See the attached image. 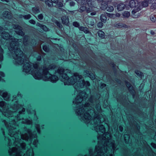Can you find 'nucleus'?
<instances>
[{"mask_svg": "<svg viewBox=\"0 0 156 156\" xmlns=\"http://www.w3.org/2000/svg\"><path fill=\"white\" fill-rule=\"evenodd\" d=\"M99 2L101 3V8L102 10H105L111 12L114 10L113 6L109 5L112 0H97Z\"/></svg>", "mask_w": 156, "mask_h": 156, "instance_id": "1", "label": "nucleus"}, {"mask_svg": "<svg viewBox=\"0 0 156 156\" xmlns=\"http://www.w3.org/2000/svg\"><path fill=\"white\" fill-rule=\"evenodd\" d=\"M113 15L112 14L105 12L104 14H102L101 15L100 17V20L103 23H105L106 22L107 17L112 18Z\"/></svg>", "mask_w": 156, "mask_h": 156, "instance_id": "2", "label": "nucleus"}, {"mask_svg": "<svg viewBox=\"0 0 156 156\" xmlns=\"http://www.w3.org/2000/svg\"><path fill=\"white\" fill-rule=\"evenodd\" d=\"M151 0H144V1L142 2L141 5H140H140H138L137 7V10H140L143 7H146L148 6V4L150 3V2H151Z\"/></svg>", "mask_w": 156, "mask_h": 156, "instance_id": "3", "label": "nucleus"}, {"mask_svg": "<svg viewBox=\"0 0 156 156\" xmlns=\"http://www.w3.org/2000/svg\"><path fill=\"white\" fill-rule=\"evenodd\" d=\"M140 5V2L136 0H131L129 2V5L131 8H137Z\"/></svg>", "mask_w": 156, "mask_h": 156, "instance_id": "4", "label": "nucleus"}, {"mask_svg": "<svg viewBox=\"0 0 156 156\" xmlns=\"http://www.w3.org/2000/svg\"><path fill=\"white\" fill-rule=\"evenodd\" d=\"M13 28L15 29L19 30V31L16 32L17 34L19 35L22 36L24 34L23 32L20 29L21 28V27L19 25L14 24L13 26Z\"/></svg>", "mask_w": 156, "mask_h": 156, "instance_id": "5", "label": "nucleus"}, {"mask_svg": "<svg viewBox=\"0 0 156 156\" xmlns=\"http://www.w3.org/2000/svg\"><path fill=\"white\" fill-rule=\"evenodd\" d=\"M82 1L85 4H87L89 7L92 8L94 7V2L92 0H82Z\"/></svg>", "mask_w": 156, "mask_h": 156, "instance_id": "6", "label": "nucleus"}, {"mask_svg": "<svg viewBox=\"0 0 156 156\" xmlns=\"http://www.w3.org/2000/svg\"><path fill=\"white\" fill-rule=\"evenodd\" d=\"M62 23L63 24L67 25L69 22V18L68 16L66 15L63 16L61 17Z\"/></svg>", "mask_w": 156, "mask_h": 156, "instance_id": "7", "label": "nucleus"}, {"mask_svg": "<svg viewBox=\"0 0 156 156\" xmlns=\"http://www.w3.org/2000/svg\"><path fill=\"white\" fill-rule=\"evenodd\" d=\"M58 2V0H48L45 2V4L49 7H51L52 5V3H57Z\"/></svg>", "mask_w": 156, "mask_h": 156, "instance_id": "8", "label": "nucleus"}, {"mask_svg": "<svg viewBox=\"0 0 156 156\" xmlns=\"http://www.w3.org/2000/svg\"><path fill=\"white\" fill-rule=\"evenodd\" d=\"M31 11L32 13L36 15L40 12L39 7L38 6H35L31 8Z\"/></svg>", "mask_w": 156, "mask_h": 156, "instance_id": "9", "label": "nucleus"}, {"mask_svg": "<svg viewBox=\"0 0 156 156\" xmlns=\"http://www.w3.org/2000/svg\"><path fill=\"white\" fill-rule=\"evenodd\" d=\"M115 26L116 27L120 28H128V26L127 25L122 23H116Z\"/></svg>", "mask_w": 156, "mask_h": 156, "instance_id": "10", "label": "nucleus"}, {"mask_svg": "<svg viewBox=\"0 0 156 156\" xmlns=\"http://www.w3.org/2000/svg\"><path fill=\"white\" fill-rule=\"evenodd\" d=\"M83 5H81L79 9V11L80 12H83L87 10V8L86 7L87 5V4H85L84 2H83Z\"/></svg>", "mask_w": 156, "mask_h": 156, "instance_id": "11", "label": "nucleus"}, {"mask_svg": "<svg viewBox=\"0 0 156 156\" xmlns=\"http://www.w3.org/2000/svg\"><path fill=\"white\" fill-rule=\"evenodd\" d=\"M37 26L38 27H40L44 31L47 32L48 30L47 27L44 25L37 23Z\"/></svg>", "mask_w": 156, "mask_h": 156, "instance_id": "12", "label": "nucleus"}, {"mask_svg": "<svg viewBox=\"0 0 156 156\" xmlns=\"http://www.w3.org/2000/svg\"><path fill=\"white\" fill-rule=\"evenodd\" d=\"M98 34L99 37L101 39H104L105 38V35L104 32L101 30H98Z\"/></svg>", "mask_w": 156, "mask_h": 156, "instance_id": "13", "label": "nucleus"}, {"mask_svg": "<svg viewBox=\"0 0 156 156\" xmlns=\"http://www.w3.org/2000/svg\"><path fill=\"white\" fill-rule=\"evenodd\" d=\"M125 5L124 4L120 3L117 5V9L118 11H121L125 9Z\"/></svg>", "mask_w": 156, "mask_h": 156, "instance_id": "14", "label": "nucleus"}, {"mask_svg": "<svg viewBox=\"0 0 156 156\" xmlns=\"http://www.w3.org/2000/svg\"><path fill=\"white\" fill-rule=\"evenodd\" d=\"M52 77H50L49 78V79L50 80L52 83L56 82L57 81L58 77L55 75H52Z\"/></svg>", "mask_w": 156, "mask_h": 156, "instance_id": "15", "label": "nucleus"}, {"mask_svg": "<svg viewBox=\"0 0 156 156\" xmlns=\"http://www.w3.org/2000/svg\"><path fill=\"white\" fill-rule=\"evenodd\" d=\"M2 15L3 17L9 19V17L10 16V13L9 11H4L3 12Z\"/></svg>", "mask_w": 156, "mask_h": 156, "instance_id": "16", "label": "nucleus"}, {"mask_svg": "<svg viewBox=\"0 0 156 156\" xmlns=\"http://www.w3.org/2000/svg\"><path fill=\"white\" fill-rule=\"evenodd\" d=\"M135 73L138 76L140 77L141 78L143 76V73L139 70H136L135 71Z\"/></svg>", "mask_w": 156, "mask_h": 156, "instance_id": "17", "label": "nucleus"}, {"mask_svg": "<svg viewBox=\"0 0 156 156\" xmlns=\"http://www.w3.org/2000/svg\"><path fill=\"white\" fill-rule=\"evenodd\" d=\"M42 48L43 50L47 53L50 50L49 46L47 45H43L42 46Z\"/></svg>", "mask_w": 156, "mask_h": 156, "instance_id": "18", "label": "nucleus"}, {"mask_svg": "<svg viewBox=\"0 0 156 156\" xmlns=\"http://www.w3.org/2000/svg\"><path fill=\"white\" fill-rule=\"evenodd\" d=\"M110 64L112 66V69L114 73H115L117 71V69L115 67V65L113 62L110 63Z\"/></svg>", "mask_w": 156, "mask_h": 156, "instance_id": "19", "label": "nucleus"}, {"mask_svg": "<svg viewBox=\"0 0 156 156\" xmlns=\"http://www.w3.org/2000/svg\"><path fill=\"white\" fill-rule=\"evenodd\" d=\"M123 16L124 17L128 18L130 16V13L128 11H125L123 13Z\"/></svg>", "mask_w": 156, "mask_h": 156, "instance_id": "20", "label": "nucleus"}, {"mask_svg": "<svg viewBox=\"0 0 156 156\" xmlns=\"http://www.w3.org/2000/svg\"><path fill=\"white\" fill-rule=\"evenodd\" d=\"M23 17L25 20H29L31 17V16L30 14H28L23 16Z\"/></svg>", "mask_w": 156, "mask_h": 156, "instance_id": "21", "label": "nucleus"}, {"mask_svg": "<svg viewBox=\"0 0 156 156\" xmlns=\"http://www.w3.org/2000/svg\"><path fill=\"white\" fill-rule=\"evenodd\" d=\"M73 26L76 27H79L80 26L79 23L76 21L73 22Z\"/></svg>", "mask_w": 156, "mask_h": 156, "instance_id": "22", "label": "nucleus"}, {"mask_svg": "<svg viewBox=\"0 0 156 156\" xmlns=\"http://www.w3.org/2000/svg\"><path fill=\"white\" fill-rule=\"evenodd\" d=\"M44 73L45 74H48L49 75H51L48 71V68H47L46 67H44Z\"/></svg>", "mask_w": 156, "mask_h": 156, "instance_id": "23", "label": "nucleus"}, {"mask_svg": "<svg viewBox=\"0 0 156 156\" xmlns=\"http://www.w3.org/2000/svg\"><path fill=\"white\" fill-rule=\"evenodd\" d=\"M55 24L59 28L61 29L62 27V25L61 23L59 21H56L55 22Z\"/></svg>", "mask_w": 156, "mask_h": 156, "instance_id": "24", "label": "nucleus"}, {"mask_svg": "<svg viewBox=\"0 0 156 156\" xmlns=\"http://www.w3.org/2000/svg\"><path fill=\"white\" fill-rule=\"evenodd\" d=\"M150 20L153 22H155L156 20V18L154 15H151L150 16Z\"/></svg>", "mask_w": 156, "mask_h": 156, "instance_id": "25", "label": "nucleus"}, {"mask_svg": "<svg viewBox=\"0 0 156 156\" xmlns=\"http://www.w3.org/2000/svg\"><path fill=\"white\" fill-rule=\"evenodd\" d=\"M103 22H99L97 24V27L99 28H101L103 26Z\"/></svg>", "mask_w": 156, "mask_h": 156, "instance_id": "26", "label": "nucleus"}, {"mask_svg": "<svg viewBox=\"0 0 156 156\" xmlns=\"http://www.w3.org/2000/svg\"><path fill=\"white\" fill-rule=\"evenodd\" d=\"M37 18L39 20H42L43 18V16L42 14L41 13L37 16Z\"/></svg>", "mask_w": 156, "mask_h": 156, "instance_id": "27", "label": "nucleus"}, {"mask_svg": "<svg viewBox=\"0 0 156 156\" xmlns=\"http://www.w3.org/2000/svg\"><path fill=\"white\" fill-rule=\"evenodd\" d=\"M29 22L30 24L33 25L35 24L36 23L35 21L33 19H31L29 20Z\"/></svg>", "mask_w": 156, "mask_h": 156, "instance_id": "28", "label": "nucleus"}, {"mask_svg": "<svg viewBox=\"0 0 156 156\" xmlns=\"http://www.w3.org/2000/svg\"><path fill=\"white\" fill-rule=\"evenodd\" d=\"M83 31L85 34H88L89 32V31L88 30V29L87 27H85V28L84 29V30Z\"/></svg>", "mask_w": 156, "mask_h": 156, "instance_id": "29", "label": "nucleus"}, {"mask_svg": "<svg viewBox=\"0 0 156 156\" xmlns=\"http://www.w3.org/2000/svg\"><path fill=\"white\" fill-rule=\"evenodd\" d=\"M125 82L126 84L129 88H130L131 87V85L127 81H125Z\"/></svg>", "mask_w": 156, "mask_h": 156, "instance_id": "30", "label": "nucleus"}, {"mask_svg": "<svg viewBox=\"0 0 156 156\" xmlns=\"http://www.w3.org/2000/svg\"><path fill=\"white\" fill-rule=\"evenodd\" d=\"M89 22V24L91 26H94L95 24L94 22L92 20H90Z\"/></svg>", "mask_w": 156, "mask_h": 156, "instance_id": "31", "label": "nucleus"}, {"mask_svg": "<svg viewBox=\"0 0 156 156\" xmlns=\"http://www.w3.org/2000/svg\"><path fill=\"white\" fill-rule=\"evenodd\" d=\"M57 6L59 7H62L63 6V4L61 2H59L57 4Z\"/></svg>", "mask_w": 156, "mask_h": 156, "instance_id": "32", "label": "nucleus"}, {"mask_svg": "<svg viewBox=\"0 0 156 156\" xmlns=\"http://www.w3.org/2000/svg\"><path fill=\"white\" fill-rule=\"evenodd\" d=\"M41 57L40 55H38L36 57V59L37 61H41Z\"/></svg>", "mask_w": 156, "mask_h": 156, "instance_id": "33", "label": "nucleus"}, {"mask_svg": "<svg viewBox=\"0 0 156 156\" xmlns=\"http://www.w3.org/2000/svg\"><path fill=\"white\" fill-rule=\"evenodd\" d=\"M75 5V2L73 1L70 2L69 3V5L71 6H73Z\"/></svg>", "mask_w": 156, "mask_h": 156, "instance_id": "34", "label": "nucleus"}, {"mask_svg": "<svg viewBox=\"0 0 156 156\" xmlns=\"http://www.w3.org/2000/svg\"><path fill=\"white\" fill-rule=\"evenodd\" d=\"M78 28L80 30L83 31L84 29L85 28V27L83 26H80Z\"/></svg>", "mask_w": 156, "mask_h": 156, "instance_id": "35", "label": "nucleus"}, {"mask_svg": "<svg viewBox=\"0 0 156 156\" xmlns=\"http://www.w3.org/2000/svg\"><path fill=\"white\" fill-rule=\"evenodd\" d=\"M64 72V69H63V68H62V69H61L60 70H59L58 71V73H59V74H60V72H62L63 73Z\"/></svg>", "mask_w": 156, "mask_h": 156, "instance_id": "36", "label": "nucleus"}, {"mask_svg": "<svg viewBox=\"0 0 156 156\" xmlns=\"http://www.w3.org/2000/svg\"><path fill=\"white\" fill-rule=\"evenodd\" d=\"M85 84L87 86H89L90 83L88 81H86L85 83Z\"/></svg>", "mask_w": 156, "mask_h": 156, "instance_id": "37", "label": "nucleus"}, {"mask_svg": "<svg viewBox=\"0 0 156 156\" xmlns=\"http://www.w3.org/2000/svg\"><path fill=\"white\" fill-rule=\"evenodd\" d=\"M32 42H33V44H36V41L35 39H33L32 40Z\"/></svg>", "mask_w": 156, "mask_h": 156, "instance_id": "38", "label": "nucleus"}, {"mask_svg": "<svg viewBox=\"0 0 156 156\" xmlns=\"http://www.w3.org/2000/svg\"><path fill=\"white\" fill-rule=\"evenodd\" d=\"M150 34L152 35H154L155 34V32L152 30L150 31Z\"/></svg>", "mask_w": 156, "mask_h": 156, "instance_id": "39", "label": "nucleus"}, {"mask_svg": "<svg viewBox=\"0 0 156 156\" xmlns=\"http://www.w3.org/2000/svg\"><path fill=\"white\" fill-rule=\"evenodd\" d=\"M96 14L95 12H93L90 13V15L92 16H94Z\"/></svg>", "mask_w": 156, "mask_h": 156, "instance_id": "40", "label": "nucleus"}, {"mask_svg": "<svg viewBox=\"0 0 156 156\" xmlns=\"http://www.w3.org/2000/svg\"><path fill=\"white\" fill-rule=\"evenodd\" d=\"M0 75L1 76H3L4 75V73L1 71H0Z\"/></svg>", "mask_w": 156, "mask_h": 156, "instance_id": "41", "label": "nucleus"}, {"mask_svg": "<svg viewBox=\"0 0 156 156\" xmlns=\"http://www.w3.org/2000/svg\"><path fill=\"white\" fill-rule=\"evenodd\" d=\"M1 1H2V2H9V0H0Z\"/></svg>", "mask_w": 156, "mask_h": 156, "instance_id": "42", "label": "nucleus"}, {"mask_svg": "<svg viewBox=\"0 0 156 156\" xmlns=\"http://www.w3.org/2000/svg\"><path fill=\"white\" fill-rule=\"evenodd\" d=\"M115 81H116V82L118 83H119V82H121V81L118 79H116V80H115Z\"/></svg>", "mask_w": 156, "mask_h": 156, "instance_id": "43", "label": "nucleus"}, {"mask_svg": "<svg viewBox=\"0 0 156 156\" xmlns=\"http://www.w3.org/2000/svg\"><path fill=\"white\" fill-rule=\"evenodd\" d=\"M106 85L105 83H102L101 85V86L102 87H105L106 86Z\"/></svg>", "mask_w": 156, "mask_h": 156, "instance_id": "44", "label": "nucleus"}, {"mask_svg": "<svg viewBox=\"0 0 156 156\" xmlns=\"http://www.w3.org/2000/svg\"><path fill=\"white\" fill-rule=\"evenodd\" d=\"M38 66V64L36 63L34 65V68H36V67Z\"/></svg>", "mask_w": 156, "mask_h": 156, "instance_id": "45", "label": "nucleus"}, {"mask_svg": "<svg viewBox=\"0 0 156 156\" xmlns=\"http://www.w3.org/2000/svg\"><path fill=\"white\" fill-rule=\"evenodd\" d=\"M34 77L35 79H37V78L38 77L36 75H35L34 76Z\"/></svg>", "mask_w": 156, "mask_h": 156, "instance_id": "46", "label": "nucleus"}, {"mask_svg": "<svg viewBox=\"0 0 156 156\" xmlns=\"http://www.w3.org/2000/svg\"><path fill=\"white\" fill-rule=\"evenodd\" d=\"M60 48H61V50H64V48H63V47H61Z\"/></svg>", "mask_w": 156, "mask_h": 156, "instance_id": "47", "label": "nucleus"}, {"mask_svg": "<svg viewBox=\"0 0 156 156\" xmlns=\"http://www.w3.org/2000/svg\"><path fill=\"white\" fill-rule=\"evenodd\" d=\"M88 72V71L87 70H85V71H84V73H87Z\"/></svg>", "mask_w": 156, "mask_h": 156, "instance_id": "48", "label": "nucleus"}, {"mask_svg": "<svg viewBox=\"0 0 156 156\" xmlns=\"http://www.w3.org/2000/svg\"><path fill=\"white\" fill-rule=\"evenodd\" d=\"M153 145H155V146H156V145L155 144H151V145L152 147H153Z\"/></svg>", "mask_w": 156, "mask_h": 156, "instance_id": "49", "label": "nucleus"}, {"mask_svg": "<svg viewBox=\"0 0 156 156\" xmlns=\"http://www.w3.org/2000/svg\"><path fill=\"white\" fill-rule=\"evenodd\" d=\"M64 75L65 76H67L68 77V76H67V74H66V73H65L64 74Z\"/></svg>", "mask_w": 156, "mask_h": 156, "instance_id": "50", "label": "nucleus"}, {"mask_svg": "<svg viewBox=\"0 0 156 156\" xmlns=\"http://www.w3.org/2000/svg\"><path fill=\"white\" fill-rule=\"evenodd\" d=\"M18 63L16 62L15 63V64H18Z\"/></svg>", "mask_w": 156, "mask_h": 156, "instance_id": "51", "label": "nucleus"}, {"mask_svg": "<svg viewBox=\"0 0 156 156\" xmlns=\"http://www.w3.org/2000/svg\"><path fill=\"white\" fill-rule=\"evenodd\" d=\"M80 76H81L80 75L79 76H78L79 78H80Z\"/></svg>", "mask_w": 156, "mask_h": 156, "instance_id": "52", "label": "nucleus"}, {"mask_svg": "<svg viewBox=\"0 0 156 156\" xmlns=\"http://www.w3.org/2000/svg\"><path fill=\"white\" fill-rule=\"evenodd\" d=\"M132 91H134L133 90H130V92H132Z\"/></svg>", "mask_w": 156, "mask_h": 156, "instance_id": "53", "label": "nucleus"}, {"mask_svg": "<svg viewBox=\"0 0 156 156\" xmlns=\"http://www.w3.org/2000/svg\"><path fill=\"white\" fill-rule=\"evenodd\" d=\"M18 58H20H20H21V57H18Z\"/></svg>", "mask_w": 156, "mask_h": 156, "instance_id": "54", "label": "nucleus"}, {"mask_svg": "<svg viewBox=\"0 0 156 156\" xmlns=\"http://www.w3.org/2000/svg\"><path fill=\"white\" fill-rule=\"evenodd\" d=\"M137 125L138 126V127L140 128L139 126L138 125Z\"/></svg>", "mask_w": 156, "mask_h": 156, "instance_id": "55", "label": "nucleus"}, {"mask_svg": "<svg viewBox=\"0 0 156 156\" xmlns=\"http://www.w3.org/2000/svg\"><path fill=\"white\" fill-rule=\"evenodd\" d=\"M121 128L122 129V128ZM119 129H121V127H119Z\"/></svg>", "mask_w": 156, "mask_h": 156, "instance_id": "56", "label": "nucleus"}, {"mask_svg": "<svg viewBox=\"0 0 156 156\" xmlns=\"http://www.w3.org/2000/svg\"><path fill=\"white\" fill-rule=\"evenodd\" d=\"M133 11H133V10L132 11V12H133Z\"/></svg>", "mask_w": 156, "mask_h": 156, "instance_id": "57", "label": "nucleus"}, {"mask_svg": "<svg viewBox=\"0 0 156 156\" xmlns=\"http://www.w3.org/2000/svg\"><path fill=\"white\" fill-rule=\"evenodd\" d=\"M27 67L28 68H29V66H27Z\"/></svg>", "mask_w": 156, "mask_h": 156, "instance_id": "58", "label": "nucleus"}, {"mask_svg": "<svg viewBox=\"0 0 156 156\" xmlns=\"http://www.w3.org/2000/svg\"><path fill=\"white\" fill-rule=\"evenodd\" d=\"M76 74L77 75H78V73H76Z\"/></svg>", "mask_w": 156, "mask_h": 156, "instance_id": "59", "label": "nucleus"}, {"mask_svg": "<svg viewBox=\"0 0 156 156\" xmlns=\"http://www.w3.org/2000/svg\"><path fill=\"white\" fill-rule=\"evenodd\" d=\"M87 114H88V115H89V114H88V113H87Z\"/></svg>", "mask_w": 156, "mask_h": 156, "instance_id": "60", "label": "nucleus"}, {"mask_svg": "<svg viewBox=\"0 0 156 156\" xmlns=\"http://www.w3.org/2000/svg\"><path fill=\"white\" fill-rule=\"evenodd\" d=\"M99 108H100V106H99Z\"/></svg>", "mask_w": 156, "mask_h": 156, "instance_id": "61", "label": "nucleus"}, {"mask_svg": "<svg viewBox=\"0 0 156 156\" xmlns=\"http://www.w3.org/2000/svg\"><path fill=\"white\" fill-rule=\"evenodd\" d=\"M1 77L0 76V79H1Z\"/></svg>", "mask_w": 156, "mask_h": 156, "instance_id": "62", "label": "nucleus"}]
</instances>
